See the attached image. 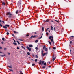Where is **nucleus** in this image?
<instances>
[{
	"instance_id": "obj_64",
	"label": "nucleus",
	"mask_w": 74,
	"mask_h": 74,
	"mask_svg": "<svg viewBox=\"0 0 74 74\" xmlns=\"http://www.w3.org/2000/svg\"><path fill=\"white\" fill-rule=\"evenodd\" d=\"M48 29H47L46 30V31H48Z\"/></svg>"
},
{
	"instance_id": "obj_24",
	"label": "nucleus",
	"mask_w": 74,
	"mask_h": 74,
	"mask_svg": "<svg viewBox=\"0 0 74 74\" xmlns=\"http://www.w3.org/2000/svg\"><path fill=\"white\" fill-rule=\"evenodd\" d=\"M2 4L3 5H5V3H4V2H3L2 3Z\"/></svg>"
},
{
	"instance_id": "obj_40",
	"label": "nucleus",
	"mask_w": 74,
	"mask_h": 74,
	"mask_svg": "<svg viewBox=\"0 0 74 74\" xmlns=\"http://www.w3.org/2000/svg\"><path fill=\"white\" fill-rule=\"evenodd\" d=\"M19 40H20V41H23V40H22V39H19Z\"/></svg>"
},
{
	"instance_id": "obj_58",
	"label": "nucleus",
	"mask_w": 74,
	"mask_h": 74,
	"mask_svg": "<svg viewBox=\"0 0 74 74\" xmlns=\"http://www.w3.org/2000/svg\"><path fill=\"white\" fill-rule=\"evenodd\" d=\"M42 52H43V50H42Z\"/></svg>"
},
{
	"instance_id": "obj_31",
	"label": "nucleus",
	"mask_w": 74,
	"mask_h": 74,
	"mask_svg": "<svg viewBox=\"0 0 74 74\" xmlns=\"http://www.w3.org/2000/svg\"><path fill=\"white\" fill-rule=\"evenodd\" d=\"M2 40L3 41H4L5 40V39L4 38H2Z\"/></svg>"
},
{
	"instance_id": "obj_6",
	"label": "nucleus",
	"mask_w": 74,
	"mask_h": 74,
	"mask_svg": "<svg viewBox=\"0 0 74 74\" xmlns=\"http://www.w3.org/2000/svg\"><path fill=\"white\" fill-rule=\"evenodd\" d=\"M9 15L10 16H11V15H12V14H11L10 12H9L6 14V15Z\"/></svg>"
},
{
	"instance_id": "obj_22",
	"label": "nucleus",
	"mask_w": 74,
	"mask_h": 74,
	"mask_svg": "<svg viewBox=\"0 0 74 74\" xmlns=\"http://www.w3.org/2000/svg\"><path fill=\"white\" fill-rule=\"evenodd\" d=\"M8 67H9V68H10V69H12V66H8Z\"/></svg>"
},
{
	"instance_id": "obj_53",
	"label": "nucleus",
	"mask_w": 74,
	"mask_h": 74,
	"mask_svg": "<svg viewBox=\"0 0 74 74\" xmlns=\"http://www.w3.org/2000/svg\"><path fill=\"white\" fill-rule=\"evenodd\" d=\"M12 36L14 37H15V35H14V34H12Z\"/></svg>"
},
{
	"instance_id": "obj_46",
	"label": "nucleus",
	"mask_w": 74,
	"mask_h": 74,
	"mask_svg": "<svg viewBox=\"0 0 74 74\" xmlns=\"http://www.w3.org/2000/svg\"><path fill=\"white\" fill-rule=\"evenodd\" d=\"M42 36H41L39 38V39H41V38H42Z\"/></svg>"
},
{
	"instance_id": "obj_51",
	"label": "nucleus",
	"mask_w": 74,
	"mask_h": 74,
	"mask_svg": "<svg viewBox=\"0 0 74 74\" xmlns=\"http://www.w3.org/2000/svg\"><path fill=\"white\" fill-rule=\"evenodd\" d=\"M8 55H10V53H8Z\"/></svg>"
},
{
	"instance_id": "obj_63",
	"label": "nucleus",
	"mask_w": 74,
	"mask_h": 74,
	"mask_svg": "<svg viewBox=\"0 0 74 74\" xmlns=\"http://www.w3.org/2000/svg\"><path fill=\"white\" fill-rule=\"evenodd\" d=\"M48 63H49V64H50V62H48Z\"/></svg>"
},
{
	"instance_id": "obj_47",
	"label": "nucleus",
	"mask_w": 74,
	"mask_h": 74,
	"mask_svg": "<svg viewBox=\"0 0 74 74\" xmlns=\"http://www.w3.org/2000/svg\"><path fill=\"white\" fill-rule=\"evenodd\" d=\"M55 56V55L54 54H53V56H52V58H54V57Z\"/></svg>"
},
{
	"instance_id": "obj_50",
	"label": "nucleus",
	"mask_w": 74,
	"mask_h": 74,
	"mask_svg": "<svg viewBox=\"0 0 74 74\" xmlns=\"http://www.w3.org/2000/svg\"><path fill=\"white\" fill-rule=\"evenodd\" d=\"M17 49H19V48L18 47H17Z\"/></svg>"
},
{
	"instance_id": "obj_35",
	"label": "nucleus",
	"mask_w": 74,
	"mask_h": 74,
	"mask_svg": "<svg viewBox=\"0 0 74 74\" xmlns=\"http://www.w3.org/2000/svg\"><path fill=\"white\" fill-rule=\"evenodd\" d=\"M44 65V66H46V62H45L43 64Z\"/></svg>"
},
{
	"instance_id": "obj_15",
	"label": "nucleus",
	"mask_w": 74,
	"mask_h": 74,
	"mask_svg": "<svg viewBox=\"0 0 74 74\" xmlns=\"http://www.w3.org/2000/svg\"><path fill=\"white\" fill-rule=\"evenodd\" d=\"M35 57H36V58H38V56L37 55H36Z\"/></svg>"
},
{
	"instance_id": "obj_57",
	"label": "nucleus",
	"mask_w": 74,
	"mask_h": 74,
	"mask_svg": "<svg viewBox=\"0 0 74 74\" xmlns=\"http://www.w3.org/2000/svg\"><path fill=\"white\" fill-rule=\"evenodd\" d=\"M55 21L56 22H59V21H57V20H55Z\"/></svg>"
},
{
	"instance_id": "obj_45",
	"label": "nucleus",
	"mask_w": 74,
	"mask_h": 74,
	"mask_svg": "<svg viewBox=\"0 0 74 74\" xmlns=\"http://www.w3.org/2000/svg\"><path fill=\"white\" fill-rule=\"evenodd\" d=\"M1 22H2L3 23H5L4 21H2Z\"/></svg>"
},
{
	"instance_id": "obj_3",
	"label": "nucleus",
	"mask_w": 74,
	"mask_h": 74,
	"mask_svg": "<svg viewBox=\"0 0 74 74\" xmlns=\"http://www.w3.org/2000/svg\"><path fill=\"white\" fill-rule=\"evenodd\" d=\"M41 53L42 55V57L44 56L45 55H47V52L43 53V52H42Z\"/></svg>"
},
{
	"instance_id": "obj_30",
	"label": "nucleus",
	"mask_w": 74,
	"mask_h": 74,
	"mask_svg": "<svg viewBox=\"0 0 74 74\" xmlns=\"http://www.w3.org/2000/svg\"><path fill=\"white\" fill-rule=\"evenodd\" d=\"M46 34L47 35V36H48V34H49L48 32H46Z\"/></svg>"
},
{
	"instance_id": "obj_16",
	"label": "nucleus",
	"mask_w": 74,
	"mask_h": 74,
	"mask_svg": "<svg viewBox=\"0 0 74 74\" xmlns=\"http://www.w3.org/2000/svg\"><path fill=\"white\" fill-rule=\"evenodd\" d=\"M21 48H23V49H24L25 50H26V49H25V48L23 46H22Z\"/></svg>"
},
{
	"instance_id": "obj_4",
	"label": "nucleus",
	"mask_w": 74,
	"mask_h": 74,
	"mask_svg": "<svg viewBox=\"0 0 74 74\" xmlns=\"http://www.w3.org/2000/svg\"><path fill=\"white\" fill-rule=\"evenodd\" d=\"M21 1H18L17 5L18 6H21Z\"/></svg>"
},
{
	"instance_id": "obj_25",
	"label": "nucleus",
	"mask_w": 74,
	"mask_h": 74,
	"mask_svg": "<svg viewBox=\"0 0 74 74\" xmlns=\"http://www.w3.org/2000/svg\"><path fill=\"white\" fill-rule=\"evenodd\" d=\"M5 26H7V27H9V26H10V25H5Z\"/></svg>"
},
{
	"instance_id": "obj_61",
	"label": "nucleus",
	"mask_w": 74,
	"mask_h": 74,
	"mask_svg": "<svg viewBox=\"0 0 74 74\" xmlns=\"http://www.w3.org/2000/svg\"><path fill=\"white\" fill-rule=\"evenodd\" d=\"M4 49V50H6V49L5 48Z\"/></svg>"
},
{
	"instance_id": "obj_21",
	"label": "nucleus",
	"mask_w": 74,
	"mask_h": 74,
	"mask_svg": "<svg viewBox=\"0 0 74 74\" xmlns=\"http://www.w3.org/2000/svg\"><path fill=\"white\" fill-rule=\"evenodd\" d=\"M9 70H10V71H12V72H13V70L11 69H9Z\"/></svg>"
},
{
	"instance_id": "obj_42",
	"label": "nucleus",
	"mask_w": 74,
	"mask_h": 74,
	"mask_svg": "<svg viewBox=\"0 0 74 74\" xmlns=\"http://www.w3.org/2000/svg\"><path fill=\"white\" fill-rule=\"evenodd\" d=\"M46 47H45V46H43V49H44V48H45Z\"/></svg>"
},
{
	"instance_id": "obj_54",
	"label": "nucleus",
	"mask_w": 74,
	"mask_h": 74,
	"mask_svg": "<svg viewBox=\"0 0 74 74\" xmlns=\"http://www.w3.org/2000/svg\"><path fill=\"white\" fill-rule=\"evenodd\" d=\"M34 33L35 34H37V33L36 32H34Z\"/></svg>"
},
{
	"instance_id": "obj_12",
	"label": "nucleus",
	"mask_w": 74,
	"mask_h": 74,
	"mask_svg": "<svg viewBox=\"0 0 74 74\" xmlns=\"http://www.w3.org/2000/svg\"><path fill=\"white\" fill-rule=\"evenodd\" d=\"M49 19H47L45 21V22H49Z\"/></svg>"
},
{
	"instance_id": "obj_7",
	"label": "nucleus",
	"mask_w": 74,
	"mask_h": 74,
	"mask_svg": "<svg viewBox=\"0 0 74 74\" xmlns=\"http://www.w3.org/2000/svg\"><path fill=\"white\" fill-rule=\"evenodd\" d=\"M37 35H34V36H32L30 38H35L36 37H37Z\"/></svg>"
},
{
	"instance_id": "obj_49",
	"label": "nucleus",
	"mask_w": 74,
	"mask_h": 74,
	"mask_svg": "<svg viewBox=\"0 0 74 74\" xmlns=\"http://www.w3.org/2000/svg\"><path fill=\"white\" fill-rule=\"evenodd\" d=\"M0 49H2V47H0Z\"/></svg>"
},
{
	"instance_id": "obj_23",
	"label": "nucleus",
	"mask_w": 74,
	"mask_h": 74,
	"mask_svg": "<svg viewBox=\"0 0 74 74\" xmlns=\"http://www.w3.org/2000/svg\"><path fill=\"white\" fill-rule=\"evenodd\" d=\"M27 53V55H30V53H29V52H28Z\"/></svg>"
},
{
	"instance_id": "obj_14",
	"label": "nucleus",
	"mask_w": 74,
	"mask_h": 74,
	"mask_svg": "<svg viewBox=\"0 0 74 74\" xmlns=\"http://www.w3.org/2000/svg\"><path fill=\"white\" fill-rule=\"evenodd\" d=\"M3 27L4 29H7V27H6V26H3Z\"/></svg>"
},
{
	"instance_id": "obj_34",
	"label": "nucleus",
	"mask_w": 74,
	"mask_h": 74,
	"mask_svg": "<svg viewBox=\"0 0 74 74\" xmlns=\"http://www.w3.org/2000/svg\"><path fill=\"white\" fill-rule=\"evenodd\" d=\"M35 65V64H32V66H34Z\"/></svg>"
},
{
	"instance_id": "obj_48",
	"label": "nucleus",
	"mask_w": 74,
	"mask_h": 74,
	"mask_svg": "<svg viewBox=\"0 0 74 74\" xmlns=\"http://www.w3.org/2000/svg\"><path fill=\"white\" fill-rule=\"evenodd\" d=\"M14 41V42H16V41H15V40H14V39H13Z\"/></svg>"
},
{
	"instance_id": "obj_20",
	"label": "nucleus",
	"mask_w": 74,
	"mask_h": 74,
	"mask_svg": "<svg viewBox=\"0 0 74 74\" xmlns=\"http://www.w3.org/2000/svg\"><path fill=\"white\" fill-rule=\"evenodd\" d=\"M71 37H74L73 36H72L70 37V38L71 40L72 38H71Z\"/></svg>"
},
{
	"instance_id": "obj_44",
	"label": "nucleus",
	"mask_w": 74,
	"mask_h": 74,
	"mask_svg": "<svg viewBox=\"0 0 74 74\" xmlns=\"http://www.w3.org/2000/svg\"><path fill=\"white\" fill-rule=\"evenodd\" d=\"M42 31H44V27H42Z\"/></svg>"
},
{
	"instance_id": "obj_17",
	"label": "nucleus",
	"mask_w": 74,
	"mask_h": 74,
	"mask_svg": "<svg viewBox=\"0 0 74 74\" xmlns=\"http://www.w3.org/2000/svg\"><path fill=\"white\" fill-rule=\"evenodd\" d=\"M29 47H33V45H29Z\"/></svg>"
},
{
	"instance_id": "obj_56",
	"label": "nucleus",
	"mask_w": 74,
	"mask_h": 74,
	"mask_svg": "<svg viewBox=\"0 0 74 74\" xmlns=\"http://www.w3.org/2000/svg\"><path fill=\"white\" fill-rule=\"evenodd\" d=\"M29 34H27L26 35V36L27 37H28V36H29Z\"/></svg>"
},
{
	"instance_id": "obj_13",
	"label": "nucleus",
	"mask_w": 74,
	"mask_h": 74,
	"mask_svg": "<svg viewBox=\"0 0 74 74\" xmlns=\"http://www.w3.org/2000/svg\"><path fill=\"white\" fill-rule=\"evenodd\" d=\"M44 61H43L42 62V63L41 64V66H42V65H43V64H44Z\"/></svg>"
},
{
	"instance_id": "obj_36",
	"label": "nucleus",
	"mask_w": 74,
	"mask_h": 74,
	"mask_svg": "<svg viewBox=\"0 0 74 74\" xmlns=\"http://www.w3.org/2000/svg\"><path fill=\"white\" fill-rule=\"evenodd\" d=\"M0 26L1 27H2L3 26V25L0 23Z\"/></svg>"
},
{
	"instance_id": "obj_2",
	"label": "nucleus",
	"mask_w": 74,
	"mask_h": 74,
	"mask_svg": "<svg viewBox=\"0 0 74 74\" xmlns=\"http://www.w3.org/2000/svg\"><path fill=\"white\" fill-rule=\"evenodd\" d=\"M22 12V11L21 10H19V11L17 10V11H16V14H17L20 12Z\"/></svg>"
},
{
	"instance_id": "obj_28",
	"label": "nucleus",
	"mask_w": 74,
	"mask_h": 74,
	"mask_svg": "<svg viewBox=\"0 0 74 74\" xmlns=\"http://www.w3.org/2000/svg\"><path fill=\"white\" fill-rule=\"evenodd\" d=\"M51 30H53V27H52V26H51Z\"/></svg>"
},
{
	"instance_id": "obj_29",
	"label": "nucleus",
	"mask_w": 74,
	"mask_h": 74,
	"mask_svg": "<svg viewBox=\"0 0 74 74\" xmlns=\"http://www.w3.org/2000/svg\"><path fill=\"white\" fill-rule=\"evenodd\" d=\"M53 49L55 50V49H56V47H53Z\"/></svg>"
},
{
	"instance_id": "obj_8",
	"label": "nucleus",
	"mask_w": 74,
	"mask_h": 74,
	"mask_svg": "<svg viewBox=\"0 0 74 74\" xmlns=\"http://www.w3.org/2000/svg\"><path fill=\"white\" fill-rule=\"evenodd\" d=\"M0 56H1L2 57H4V56H6V55H5V54L4 55H0Z\"/></svg>"
},
{
	"instance_id": "obj_55",
	"label": "nucleus",
	"mask_w": 74,
	"mask_h": 74,
	"mask_svg": "<svg viewBox=\"0 0 74 74\" xmlns=\"http://www.w3.org/2000/svg\"><path fill=\"white\" fill-rule=\"evenodd\" d=\"M1 43L2 44H4V42H2Z\"/></svg>"
},
{
	"instance_id": "obj_1",
	"label": "nucleus",
	"mask_w": 74,
	"mask_h": 74,
	"mask_svg": "<svg viewBox=\"0 0 74 74\" xmlns=\"http://www.w3.org/2000/svg\"><path fill=\"white\" fill-rule=\"evenodd\" d=\"M49 38L50 40H51V42H53V44H54V41H53V36H50Z\"/></svg>"
},
{
	"instance_id": "obj_32",
	"label": "nucleus",
	"mask_w": 74,
	"mask_h": 74,
	"mask_svg": "<svg viewBox=\"0 0 74 74\" xmlns=\"http://www.w3.org/2000/svg\"><path fill=\"white\" fill-rule=\"evenodd\" d=\"M13 44H14V45H17V44L15 43L14 42Z\"/></svg>"
},
{
	"instance_id": "obj_5",
	"label": "nucleus",
	"mask_w": 74,
	"mask_h": 74,
	"mask_svg": "<svg viewBox=\"0 0 74 74\" xmlns=\"http://www.w3.org/2000/svg\"><path fill=\"white\" fill-rule=\"evenodd\" d=\"M26 48H27V49H28L29 51H31V49H32L31 48L29 47H28V46H27L26 47Z\"/></svg>"
},
{
	"instance_id": "obj_18",
	"label": "nucleus",
	"mask_w": 74,
	"mask_h": 74,
	"mask_svg": "<svg viewBox=\"0 0 74 74\" xmlns=\"http://www.w3.org/2000/svg\"><path fill=\"white\" fill-rule=\"evenodd\" d=\"M38 42V40H36L35 41V42L36 43H37Z\"/></svg>"
},
{
	"instance_id": "obj_52",
	"label": "nucleus",
	"mask_w": 74,
	"mask_h": 74,
	"mask_svg": "<svg viewBox=\"0 0 74 74\" xmlns=\"http://www.w3.org/2000/svg\"><path fill=\"white\" fill-rule=\"evenodd\" d=\"M70 44H71L72 43V41H70Z\"/></svg>"
},
{
	"instance_id": "obj_33",
	"label": "nucleus",
	"mask_w": 74,
	"mask_h": 74,
	"mask_svg": "<svg viewBox=\"0 0 74 74\" xmlns=\"http://www.w3.org/2000/svg\"><path fill=\"white\" fill-rule=\"evenodd\" d=\"M17 42L18 44L19 45L20 44V43H19V41H17Z\"/></svg>"
},
{
	"instance_id": "obj_27",
	"label": "nucleus",
	"mask_w": 74,
	"mask_h": 74,
	"mask_svg": "<svg viewBox=\"0 0 74 74\" xmlns=\"http://www.w3.org/2000/svg\"><path fill=\"white\" fill-rule=\"evenodd\" d=\"M14 33H18V32H16V31H14Z\"/></svg>"
},
{
	"instance_id": "obj_10",
	"label": "nucleus",
	"mask_w": 74,
	"mask_h": 74,
	"mask_svg": "<svg viewBox=\"0 0 74 74\" xmlns=\"http://www.w3.org/2000/svg\"><path fill=\"white\" fill-rule=\"evenodd\" d=\"M42 63V61L41 60H40L39 62V64H40L41 65V63Z\"/></svg>"
},
{
	"instance_id": "obj_26",
	"label": "nucleus",
	"mask_w": 74,
	"mask_h": 74,
	"mask_svg": "<svg viewBox=\"0 0 74 74\" xmlns=\"http://www.w3.org/2000/svg\"><path fill=\"white\" fill-rule=\"evenodd\" d=\"M46 67V66L45 65V66L42 67V68H43V69H45V68Z\"/></svg>"
},
{
	"instance_id": "obj_19",
	"label": "nucleus",
	"mask_w": 74,
	"mask_h": 74,
	"mask_svg": "<svg viewBox=\"0 0 74 74\" xmlns=\"http://www.w3.org/2000/svg\"><path fill=\"white\" fill-rule=\"evenodd\" d=\"M48 42L50 44V45H52V44H51V42L49 41H48Z\"/></svg>"
},
{
	"instance_id": "obj_60",
	"label": "nucleus",
	"mask_w": 74,
	"mask_h": 74,
	"mask_svg": "<svg viewBox=\"0 0 74 74\" xmlns=\"http://www.w3.org/2000/svg\"><path fill=\"white\" fill-rule=\"evenodd\" d=\"M0 53H3L2 52L0 51Z\"/></svg>"
},
{
	"instance_id": "obj_62",
	"label": "nucleus",
	"mask_w": 74,
	"mask_h": 74,
	"mask_svg": "<svg viewBox=\"0 0 74 74\" xmlns=\"http://www.w3.org/2000/svg\"><path fill=\"white\" fill-rule=\"evenodd\" d=\"M11 16H8V18H11Z\"/></svg>"
},
{
	"instance_id": "obj_9",
	"label": "nucleus",
	"mask_w": 74,
	"mask_h": 74,
	"mask_svg": "<svg viewBox=\"0 0 74 74\" xmlns=\"http://www.w3.org/2000/svg\"><path fill=\"white\" fill-rule=\"evenodd\" d=\"M56 59V57H53V58L52 60L53 61H54Z\"/></svg>"
},
{
	"instance_id": "obj_39",
	"label": "nucleus",
	"mask_w": 74,
	"mask_h": 74,
	"mask_svg": "<svg viewBox=\"0 0 74 74\" xmlns=\"http://www.w3.org/2000/svg\"><path fill=\"white\" fill-rule=\"evenodd\" d=\"M35 61L36 62H37V59H36L35 60Z\"/></svg>"
},
{
	"instance_id": "obj_11",
	"label": "nucleus",
	"mask_w": 74,
	"mask_h": 74,
	"mask_svg": "<svg viewBox=\"0 0 74 74\" xmlns=\"http://www.w3.org/2000/svg\"><path fill=\"white\" fill-rule=\"evenodd\" d=\"M45 50L46 52H47L48 51V49H47V48H45Z\"/></svg>"
},
{
	"instance_id": "obj_59",
	"label": "nucleus",
	"mask_w": 74,
	"mask_h": 74,
	"mask_svg": "<svg viewBox=\"0 0 74 74\" xmlns=\"http://www.w3.org/2000/svg\"><path fill=\"white\" fill-rule=\"evenodd\" d=\"M49 49L50 50V49H51V47H49Z\"/></svg>"
},
{
	"instance_id": "obj_38",
	"label": "nucleus",
	"mask_w": 74,
	"mask_h": 74,
	"mask_svg": "<svg viewBox=\"0 0 74 74\" xmlns=\"http://www.w3.org/2000/svg\"><path fill=\"white\" fill-rule=\"evenodd\" d=\"M6 34L7 35H9V32H7V33H6Z\"/></svg>"
},
{
	"instance_id": "obj_43",
	"label": "nucleus",
	"mask_w": 74,
	"mask_h": 74,
	"mask_svg": "<svg viewBox=\"0 0 74 74\" xmlns=\"http://www.w3.org/2000/svg\"><path fill=\"white\" fill-rule=\"evenodd\" d=\"M56 29V28L55 27L53 29H54V31H55V30H56L55 29Z\"/></svg>"
},
{
	"instance_id": "obj_37",
	"label": "nucleus",
	"mask_w": 74,
	"mask_h": 74,
	"mask_svg": "<svg viewBox=\"0 0 74 74\" xmlns=\"http://www.w3.org/2000/svg\"><path fill=\"white\" fill-rule=\"evenodd\" d=\"M20 74H23V73H22V71H20Z\"/></svg>"
},
{
	"instance_id": "obj_41",
	"label": "nucleus",
	"mask_w": 74,
	"mask_h": 74,
	"mask_svg": "<svg viewBox=\"0 0 74 74\" xmlns=\"http://www.w3.org/2000/svg\"><path fill=\"white\" fill-rule=\"evenodd\" d=\"M35 49L36 50H37V49H38V48L37 47H36Z\"/></svg>"
}]
</instances>
